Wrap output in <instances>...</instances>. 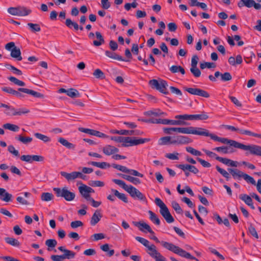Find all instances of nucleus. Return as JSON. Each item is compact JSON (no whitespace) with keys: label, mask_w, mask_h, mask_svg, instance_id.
Here are the masks:
<instances>
[{"label":"nucleus","mask_w":261,"mask_h":261,"mask_svg":"<svg viewBox=\"0 0 261 261\" xmlns=\"http://www.w3.org/2000/svg\"><path fill=\"white\" fill-rule=\"evenodd\" d=\"M112 181L115 184L122 187L124 190L128 192L133 198H137L139 200L143 201H146V197L137 189L133 186L131 185L128 186L125 184L124 181L120 179H113Z\"/></svg>","instance_id":"obj_1"},{"label":"nucleus","mask_w":261,"mask_h":261,"mask_svg":"<svg viewBox=\"0 0 261 261\" xmlns=\"http://www.w3.org/2000/svg\"><path fill=\"white\" fill-rule=\"evenodd\" d=\"M161 245L165 248L181 257L188 259H195V257L192 256L189 253L186 252L185 250L172 243L166 241H162L161 242Z\"/></svg>","instance_id":"obj_2"},{"label":"nucleus","mask_w":261,"mask_h":261,"mask_svg":"<svg viewBox=\"0 0 261 261\" xmlns=\"http://www.w3.org/2000/svg\"><path fill=\"white\" fill-rule=\"evenodd\" d=\"M135 239L147 248V253L153 258H156L160 254L156 250V247L154 244L149 245V242L140 237H136Z\"/></svg>","instance_id":"obj_3"},{"label":"nucleus","mask_w":261,"mask_h":261,"mask_svg":"<svg viewBox=\"0 0 261 261\" xmlns=\"http://www.w3.org/2000/svg\"><path fill=\"white\" fill-rule=\"evenodd\" d=\"M177 132L179 133L185 134H193L200 136H205L207 129L202 127H180V128H176Z\"/></svg>","instance_id":"obj_4"},{"label":"nucleus","mask_w":261,"mask_h":261,"mask_svg":"<svg viewBox=\"0 0 261 261\" xmlns=\"http://www.w3.org/2000/svg\"><path fill=\"white\" fill-rule=\"evenodd\" d=\"M205 136L210 137L214 141H218L225 144H229L230 146H233L237 148H239L240 143L233 140L228 139L227 138L219 137L214 134L210 133L208 130L206 131Z\"/></svg>","instance_id":"obj_5"},{"label":"nucleus","mask_w":261,"mask_h":261,"mask_svg":"<svg viewBox=\"0 0 261 261\" xmlns=\"http://www.w3.org/2000/svg\"><path fill=\"white\" fill-rule=\"evenodd\" d=\"M149 84L152 88L156 89L162 93L165 94H168L167 91V83L164 80L158 81L155 79L150 80Z\"/></svg>","instance_id":"obj_6"},{"label":"nucleus","mask_w":261,"mask_h":261,"mask_svg":"<svg viewBox=\"0 0 261 261\" xmlns=\"http://www.w3.org/2000/svg\"><path fill=\"white\" fill-rule=\"evenodd\" d=\"M54 191L58 197H64L67 201L72 200L75 197V194L69 191L66 187L63 188L62 190L55 188L54 189Z\"/></svg>","instance_id":"obj_7"},{"label":"nucleus","mask_w":261,"mask_h":261,"mask_svg":"<svg viewBox=\"0 0 261 261\" xmlns=\"http://www.w3.org/2000/svg\"><path fill=\"white\" fill-rule=\"evenodd\" d=\"M239 149L248 151L253 155L261 156V146L256 145H246L240 143Z\"/></svg>","instance_id":"obj_8"},{"label":"nucleus","mask_w":261,"mask_h":261,"mask_svg":"<svg viewBox=\"0 0 261 261\" xmlns=\"http://www.w3.org/2000/svg\"><path fill=\"white\" fill-rule=\"evenodd\" d=\"M221 126L225 128L226 129L230 130L232 132H237L241 134H244L248 136H253L261 138V134L254 133L249 130L241 129L233 126L229 125H221Z\"/></svg>","instance_id":"obj_9"},{"label":"nucleus","mask_w":261,"mask_h":261,"mask_svg":"<svg viewBox=\"0 0 261 261\" xmlns=\"http://www.w3.org/2000/svg\"><path fill=\"white\" fill-rule=\"evenodd\" d=\"M238 6L239 8L246 7L248 8L253 7L256 10L261 9V4L255 3L254 0H240L238 3Z\"/></svg>","instance_id":"obj_10"},{"label":"nucleus","mask_w":261,"mask_h":261,"mask_svg":"<svg viewBox=\"0 0 261 261\" xmlns=\"http://www.w3.org/2000/svg\"><path fill=\"white\" fill-rule=\"evenodd\" d=\"M185 90L192 95H198L205 98L210 97V94L207 92L199 88H185Z\"/></svg>","instance_id":"obj_11"},{"label":"nucleus","mask_w":261,"mask_h":261,"mask_svg":"<svg viewBox=\"0 0 261 261\" xmlns=\"http://www.w3.org/2000/svg\"><path fill=\"white\" fill-rule=\"evenodd\" d=\"M29 112V110L26 109H19L16 110L14 107L10 106L8 109L5 111V113L9 116L21 115L23 114H27Z\"/></svg>","instance_id":"obj_12"},{"label":"nucleus","mask_w":261,"mask_h":261,"mask_svg":"<svg viewBox=\"0 0 261 261\" xmlns=\"http://www.w3.org/2000/svg\"><path fill=\"white\" fill-rule=\"evenodd\" d=\"M177 167L182 170L183 171H188L196 174L199 172V170L194 166L190 164H179L177 165Z\"/></svg>","instance_id":"obj_13"},{"label":"nucleus","mask_w":261,"mask_h":261,"mask_svg":"<svg viewBox=\"0 0 261 261\" xmlns=\"http://www.w3.org/2000/svg\"><path fill=\"white\" fill-rule=\"evenodd\" d=\"M60 174L62 176L64 177L68 181L73 180L77 178H82L81 172L75 171L68 173L64 171H61Z\"/></svg>","instance_id":"obj_14"},{"label":"nucleus","mask_w":261,"mask_h":261,"mask_svg":"<svg viewBox=\"0 0 261 261\" xmlns=\"http://www.w3.org/2000/svg\"><path fill=\"white\" fill-rule=\"evenodd\" d=\"M0 199L2 201L9 202L12 201V195L4 189L0 188Z\"/></svg>","instance_id":"obj_15"},{"label":"nucleus","mask_w":261,"mask_h":261,"mask_svg":"<svg viewBox=\"0 0 261 261\" xmlns=\"http://www.w3.org/2000/svg\"><path fill=\"white\" fill-rule=\"evenodd\" d=\"M102 217L100 211L99 210H96L91 217L90 221L91 225L92 226L95 225L100 221Z\"/></svg>","instance_id":"obj_16"},{"label":"nucleus","mask_w":261,"mask_h":261,"mask_svg":"<svg viewBox=\"0 0 261 261\" xmlns=\"http://www.w3.org/2000/svg\"><path fill=\"white\" fill-rule=\"evenodd\" d=\"M134 225L139 227V229L142 231H144L143 228L145 229L148 232L154 234V232L151 229V227L149 225L146 224L145 222H134Z\"/></svg>","instance_id":"obj_17"},{"label":"nucleus","mask_w":261,"mask_h":261,"mask_svg":"<svg viewBox=\"0 0 261 261\" xmlns=\"http://www.w3.org/2000/svg\"><path fill=\"white\" fill-rule=\"evenodd\" d=\"M18 91L28 94L32 95L35 97L43 98L44 97L42 94L27 88H18Z\"/></svg>","instance_id":"obj_18"},{"label":"nucleus","mask_w":261,"mask_h":261,"mask_svg":"<svg viewBox=\"0 0 261 261\" xmlns=\"http://www.w3.org/2000/svg\"><path fill=\"white\" fill-rule=\"evenodd\" d=\"M103 152L107 155H110L119 151V149L111 145H106L102 149Z\"/></svg>","instance_id":"obj_19"},{"label":"nucleus","mask_w":261,"mask_h":261,"mask_svg":"<svg viewBox=\"0 0 261 261\" xmlns=\"http://www.w3.org/2000/svg\"><path fill=\"white\" fill-rule=\"evenodd\" d=\"M215 76L216 77H221V80L223 82L230 81L232 79V76L229 72H226L224 73H221L219 71H216Z\"/></svg>","instance_id":"obj_20"},{"label":"nucleus","mask_w":261,"mask_h":261,"mask_svg":"<svg viewBox=\"0 0 261 261\" xmlns=\"http://www.w3.org/2000/svg\"><path fill=\"white\" fill-rule=\"evenodd\" d=\"M228 172L232 175L234 178L240 179L243 178L244 173L238 169L228 168Z\"/></svg>","instance_id":"obj_21"},{"label":"nucleus","mask_w":261,"mask_h":261,"mask_svg":"<svg viewBox=\"0 0 261 261\" xmlns=\"http://www.w3.org/2000/svg\"><path fill=\"white\" fill-rule=\"evenodd\" d=\"M118 175L123 179H125L135 185H138L141 183L140 180L137 177H134L128 175L123 174L121 173L118 174Z\"/></svg>","instance_id":"obj_22"},{"label":"nucleus","mask_w":261,"mask_h":261,"mask_svg":"<svg viewBox=\"0 0 261 261\" xmlns=\"http://www.w3.org/2000/svg\"><path fill=\"white\" fill-rule=\"evenodd\" d=\"M239 197L241 200L244 201L246 204L250 206L252 209L255 208L250 196L246 194H241L240 195Z\"/></svg>","instance_id":"obj_23"},{"label":"nucleus","mask_w":261,"mask_h":261,"mask_svg":"<svg viewBox=\"0 0 261 261\" xmlns=\"http://www.w3.org/2000/svg\"><path fill=\"white\" fill-rule=\"evenodd\" d=\"M65 25L69 29L73 28L75 31H77L79 29L82 30V27H79L76 22L72 21L70 18L66 19Z\"/></svg>","instance_id":"obj_24"},{"label":"nucleus","mask_w":261,"mask_h":261,"mask_svg":"<svg viewBox=\"0 0 261 261\" xmlns=\"http://www.w3.org/2000/svg\"><path fill=\"white\" fill-rule=\"evenodd\" d=\"M10 55L12 58L16 59L18 61L22 60L20 49L16 46L11 49Z\"/></svg>","instance_id":"obj_25"},{"label":"nucleus","mask_w":261,"mask_h":261,"mask_svg":"<svg viewBox=\"0 0 261 261\" xmlns=\"http://www.w3.org/2000/svg\"><path fill=\"white\" fill-rule=\"evenodd\" d=\"M178 144H188L193 142L192 139L187 136H177Z\"/></svg>","instance_id":"obj_26"},{"label":"nucleus","mask_w":261,"mask_h":261,"mask_svg":"<svg viewBox=\"0 0 261 261\" xmlns=\"http://www.w3.org/2000/svg\"><path fill=\"white\" fill-rule=\"evenodd\" d=\"M2 90L9 94L15 95L17 97H21L22 96V95L19 92L20 91L18 90L16 91L10 87H3L2 88Z\"/></svg>","instance_id":"obj_27"},{"label":"nucleus","mask_w":261,"mask_h":261,"mask_svg":"<svg viewBox=\"0 0 261 261\" xmlns=\"http://www.w3.org/2000/svg\"><path fill=\"white\" fill-rule=\"evenodd\" d=\"M135 137H124L123 142L122 144L123 147H128L135 146Z\"/></svg>","instance_id":"obj_28"},{"label":"nucleus","mask_w":261,"mask_h":261,"mask_svg":"<svg viewBox=\"0 0 261 261\" xmlns=\"http://www.w3.org/2000/svg\"><path fill=\"white\" fill-rule=\"evenodd\" d=\"M230 147L223 146L221 147H217L213 149L214 150L217 151L219 152H221L224 154H227L229 153H232L233 152V150L231 148V150Z\"/></svg>","instance_id":"obj_29"},{"label":"nucleus","mask_w":261,"mask_h":261,"mask_svg":"<svg viewBox=\"0 0 261 261\" xmlns=\"http://www.w3.org/2000/svg\"><path fill=\"white\" fill-rule=\"evenodd\" d=\"M105 54L107 56L113 59L117 60L118 61H128V60L123 59L121 56L112 51L107 50L106 51Z\"/></svg>","instance_id":"obj_30"},{"label":"nucleus","mask_w":261,"mask_h":261,"mask_svg":"<svg viewBox=\"0 0 261 261\" xmlns=\"http://www.w3.org/2000/svg\"><path fill=\"white\" fill-rule=\"evenodd\" d=\"M17 13L18 16H27L30 14L32 11L30 9H28L26 7H17Z\"/></svg>","instance_id":"obj_31"},{"label":"nucleus","mask_w":261,"mask_h":261,"mask_svg":"<svg viewBox=\"0 0 261 261\" xmlns=\"http://www.w3.org/2000/svg\"><path fill=\"white\" fill-rule=\"evenodd\" d=\"M92 166L98 167L101 169H106L110 167L111 165L110 164L103 162H91L89 163Z\"/></svg>","instance_id":"obj_32"},{"label":"nucleus","mask_w":261,"mask_h":261,"mask_svg":"<svg viewBox=\"0 0 261 261\" xmlns=\"http://www.w3.org/2000/svg\"><path fill=\"white\" fill-rule=\"evenodd\" d=\"M188 125L187 123L181 120H169L166 119V125Z\"/></svg>","instance_id":"obj_33"},{"label":"nucleus","mask_w":261,"mask_h":261,"mask_svg":"<svg viewBox=\"0 0 261 261\" xmlns=\"http://www.w3.org/2000/svg\"><path fill=\"white\" fill-rule=\"evenodd\" d=\"M6 242L14 247H19L20 245V242L16 239L11 237H6L5 238Z\"/></svg>","instance_id":"obj_34"},{"label":"nucleus","mask_w":261,"mask_h":261,"mask_svg":"<svg viewBox=\"0 0 261 261\" xmlns=\"http://www.w3.org/2000/svg\"><path fill=\"white\" fill-rule=\"evenodd\" d=\"M96 37L97 39V40L93 41V44L96 46H99L102 44L104 43L105 41L102 36L101 33L99 32H96L95 33Z\"/></svg>","instance_id":"obj_35"},{"label":"nucleus","mask_w":261,"mask_h":261,"mask_svg":"<svg viewBox=\"0 0 261 261\" xmlns=\"http://www.w3.org/2000/svg\"><path fill=\"white\" fill-rule=\"evenodd\" d=\"M111 191L114 193L115 196L117 197L119 199L123 201L124 202H128L127 198L124 194L120 193L117 190L114 189H112Z\"/></svg>","instance_id":"obj_36"},{"label":"nucleus","mask_w":261,"mask_h":261,"mask_svg":"<svg viewBox=\"0 0 261 261\" xmlns=\"http://www.w3.org/2000/svg\"><path fill=\"white\" fill-rule=\"evenodd\" d=\"M148 214H149L150 220L155 224L159 225L160 224V220L157 215L151 211H149Z\"/></svg>","instance_id":"obj_37"},{"label":"nucleus","mask_w":261,"mask_h":261,"mask_svg":"<svg viewBox=\"0 0 261 261\" xmlns=\"http://www.w3.org/2000/svg\"><path fill=\"white\" fill-rule=\"evenodd\" d=\"M3 127L5 129H8L14 132H17L19 129V127L18 125L9 123L4 124L3 125Z\"/></svg>","instance_id":"obj_38"},{"label":"nucleus","mask_w":261,"mask_h":261,"mask_svg":"<svg viewBox=\"0 0 261 261\" xmlns=\"http://www.w3.org/2000/svg\"><path fill=\"white\" fill-rule=\"evenodd\" d=\"M15 139L17 140L18 141L22 142V143L24 144H27L28 143H30L32 141V138L30 137H24L21 135H19L18 137H15Z\"/></svg>","instance_id":"obj_39"},{"label":"nucleus","mask_w":261,"mask_h":261,"mask_svg":"<svg viewBox=\"0 0 261 261\" xmlns=\"http://www.w3.org/2000/svg\"><path fill=\"white\" fill-rule=\"evenodd\" d=\"M142 121L145 122L166 125V119H150L148 120H143Z\"/></svg>","instance_id":"obj_40"},{"label":"nucleus","mask_w":261,"mask_h":261,"mask_svg":"<svg viewBox=\"0 0 261 261\" xmlns=\"http://www.w3.org/2000/svg\"><path fill=\"white\" fill-rule=\"evenodd\" d=\"M169 69L170 71L173 73L180 72L182 74H185V70L184 68L180 66L173 65Z\"/></svg>","instance_id":"obj_41"},{"label":"nucleus","mask_w":261,"mask_h":261,"mask_svg":"<svg viewBox=\"0 0 261 261\" xmlns=\"http://www.w3.org/2000/svg\"><path fill=\"white\" fill-rule=\"evenodd\" d=\"M208 116L205 113H202L201 114L191 115V120H206Z\"/></svg>","instance_id":"obj_42"},{"label":"nucleus","mask_w":261,"mask_h":261,"mask_svg":"<svg viewBox=\"0 0 261 261\" xmlns=\"http://www.w3.org/2000/svg\"><path fill=\"white\" fill-rule=\"evenodd\" d=\"M67 95L71 98H76L80 96V94L79 91L73 88L68 89Z\"/></svg>","instance_id":"obj_43"},{"label":"nucleus","mask_w":261,"mask_h":261,"mask_svg":"<svg viewBox=\"0 0 261 261\" xmlns=\"http://www.w3.org/2000/svg\"><path fill=\"white\" fill-rule=\"evenodd\" d=\"M171 141L170 136H166L161 138L158 141V144L159 145H166L170 144Z\"/></svg>","instance_id":"obj_44"},{"label":"nucleus","mask_w":261,"mask_h":261,"mask_svg":"<svg viewBox=\"0 0 261 261\" xmlns=\"http://www.w3.org/2000/svg\"><path fill=\"white\" fill-rule=\"evenodd\" d=\"M54 195L50 193H43L41 196V199L43 201H49L53 199Z\"/></svg>","instance_id":"obj_45"},{"label":"nucleus","mask_w":261,"mask_h":261,"mask_svg":"<svg viewBox=\"0 0 261 261\" xmlns=\"http://www.w3.org/2000/svg\"><path fill=\"white\" fill-rule=\"evenodd\" d=\"M27 25L32 32H38L41 30V28L39 24L28 23Z\"/></svg>","instance_id":"obj_46"},{"label":"nucleus","mask_w":261,"mask_h":261,"mask_svg":"<svg viewBox=\"0 0 261 261\" xmlns=\"http://www.w3.org/2000/svg\"><path fill=\"white\" fill-rule=\"evenodd\" d=\"M63 256V257H64V259H72V258H74L75 257V253L71 251V250H68L67 249L65 252L63 254H62Z\"/></svg>","instance_id":"obj_47"},{"label":"nucleus","mask_w":261,"mask_h":261,"mask_svg":"<svg viewBox=\"0 0 261 261\" xmlns=\"http://www.w3.org/2000/svg\"><path fill=\"white\" fill-rule=\"evenodd\" d=\"M45 245L48 247L47 250H50V248H54L57 245V242L55 239H48L45 241Z\"/></svg>","instance_id":"obj_48"},{"label":"nucleus","mask_w":261,"mask_h":261,"mask_svg":"<svg viewBox=\"0 0 261 261\" xmlns=\"http://www.w3.org/2000/svg\"><path fill=\"white\" fill-rule=\"evenodd\" d=\"M8 79L10 81L19 86H24L25 85L23 82L19 80L14 76H10Z\"/></svg>","instance_id":"obj_49"},{"label":"nucleus","mask_w":261,"mask_h":261,"mask_svg":"<svg viewBox=\"0 0 261 261\" xmlns=\"http://www.w3.org/2000/svg\"><path fill=\"white\" fill-rule=\"evenodd\" d=\"M34 136L37 139H39L44 142H48L50 141V139L48 137L39 133H35Z\"/></svg>","instance_id":"obj_50"},{"label":"nucleus","mask_w":261,"mask_h":261,"mask_svg":"<svg viewBox=\"0 0 261 261\" xmlns=\"http://www.w3.org/2000/svg\"><path fill=\"white\" fill-rule=\"evenodd\" d=\"M5 66L9 69L10 70H12L13 73L15 74H17V75H22V73L21 72V70H20L19 69L16 68V67H15L14 66L10 65V64H5Z\"/></svg>","instance_id":"obj_51"},{"label":"nucleus","mask_w":261,"mask_h":261,"mask_svg":"<svg viewBox=\"0 0 261 261\" xmlns=\"http://www.w3.org/2000/svg\"><path fill=\"white\" fill-rule=\"evenodd\" d=\"M93 75L97 79H104L105 78L104 73L99 69H96L93 72Z\"/></svg>","instance_id":"obj_52"},{"label":"nucleus","mask_w":261,"mask_h":261,"mask_svg":"<svg viewBox=\"0 0 261 261\" xmlns=\"http://www.w3.org/2000/svg\"><path fill=\"white\" fill-rule=\"evenodd\" d=\"M89 185L91 187H102L105 186V183L103 181L99 180H90L88 183Z\"/></svg>","instance_id":"obj_53"},{"label":"nucleus","mask_w":261,"mask_h":261,"mask_svg":"<svg viewBox=\"0 0 261 261\" xmlns=\"http://www.w3.org/2000/svg\"><path fill=\"white\" fill-rule=\"evenodd\" d=\"M58 141L62 144L63 146L66 147L68 148H71L73 147V144L68 142L67 140L63 138H60Z\"/></svg>","instance_id":"obj_54"},{"label":"nucleus","mask_w":261,"mask_h":261,"mask_svg":"<svg viewBox=\"0 0 261 261\" xmlns=\"http://www.w3.org/2000/svg\"><path fill=\"white\" fill-rule=\"evenodd\" d=\"M186 149L187 151L191 153L193 155H194L196 156H200L201 155V153L200 151L195 149L194 148H193L192 147H190V146L187 147L186 148Z\"/></svg>","instance_id":"obj_55"},{"label":"nucleus","mask_w":261,"mask_h":261,"mask_svg":"<svg viewBox=\"0 0 261 261\" xmlns=\"http://www.w3.org/2000/svg\"><path fill=\"white\" fill-rule=\"evenodd\" d=\"M172 206L177 213L180 214H182V210L177 202L173 201L172 202Z\"/></svg>","instance_id":"obj_56"},{"label":"nucleus","mask_w":261,"mask_h":261,"mask_svg":"<svg viewBox=\"0 0 261 261\" xmlns=\"http://www.w3.org/2000/svg\"><path fill=\"white\" fill-rule=\"evenodd\" d=\"M216 66L215 64L211 62H204L201 63L200 65V67L201 69H203L205 68H215Z\"/></svg>","instance_id":"obj_57"},{"label":"nucleus","mask_w":261,"mask_h":261,"mask_svg":"<svg viewBox=\"0 0 261 261\" xmlns=\"http://www.w3.org/2000/svg\"><path fill=\"white\" fill-rule=\"evenodd\" d=\"M150 141V139L149 138H140L137 139V138L135 137V145H138L139 144H143L146 142H148Z\"/></svg>","instance_id":"obj_58"},{"label":"nucleus","mask_w":261,"mask_h":261,"mask_svg":"<svg viewBox=\"0 0 261 261\" xmlns=\"http://www.w3.org/2000/svg\"><path fill=\"white\" fill-rule=\"evenodd\" d=\"M190 71L193 75L196 77H199L201 75V71L197 66L191 67Z\"/></svg>","instance_id":"obj_59"},{"label":"nucleus","mask_w":261,"mask_h":261,"mask_svg":"<svg viewBox=\"0 0 261 261\" xmlns=\"http://www.w3.org/2000/svg\"><path fill=\"white\" fill-rule=\"evenodd\" d=\"M179 153L178 152H174L173 153H169L165 154V157L172 160H178Z\"/></svg>","instance_id":"obj_60"},{"label":"nucleus","mask_w":261,"mask_h":261,"mask_svg":"<svg viewBox=\"0 0 261 261\" xmlns=\"http://www.w3.org/2000/svg\"><path fill=\"white\" fill-rule=\"evenodd\" d=\"M126 173H129L131 175L136 176H139L140 177H143V174L139 173L138 171L134 170V169H129L127 168V171H126Z\"/></svg>","instance_id":"obj_61"},{"label":"nucleus","mask_w":261,"mask_h":261,"mask_svg":"<svg viewBox=\"0 0 261 261\" xmlns=\"http://www.w3.org/2000/svg\"><path fill=\"white\" fill-rule=\"evenodd\" d=\"M243 178L247 182H249V183H250L252 185H255L256 184V182H255V180L254 179V178L253 177H252L251 176H249V175H248L246 173H244V174L243 175Z\"/></svg>","instance_id":"obj_62"},{"label":"nucleus","mask_w":261,"mask_h":261,"mask_svg":"<svg viewBox=\"0 0 261 261\" xmlns=\"http://www.w3.org/2000/svg\"><path fill=\"white\" fill-rule=\"evenodd\" d=\"M248 230L249 232L252 236H253L256 239L258 238V235L256 231V229L252 224H250V226L248 227Z\"/></svg>","instance_id":"obj_63"},{"label":"nucleus","mask_w":261,"mask_h":261,"mask_svg":"<svg viewBox=\"0 0 261 261\" xmlns=\"http://www.w3.org/2000/svg\"><path fill=\"white\" fill-rule=\"evenodd\" d=\"M8 151L15 156H19V153L17 150L15 149L13 145H9L8 147Z\"/></svg>","instance_id":"obj_64"}]
</instances>
